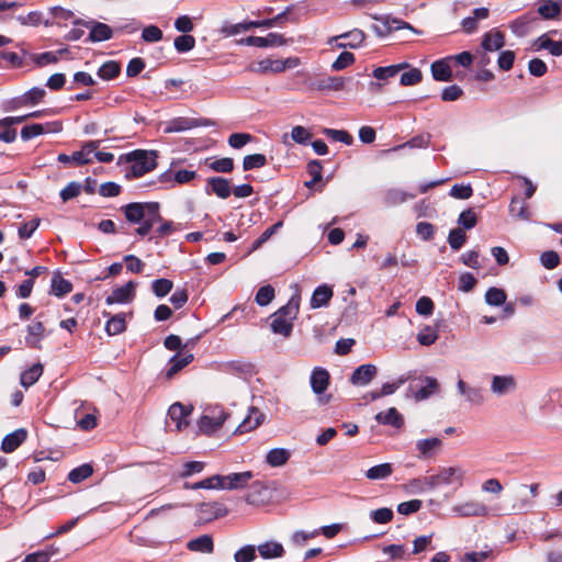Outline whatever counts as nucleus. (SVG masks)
<instances>
[{
    "label": "nucleus",
    "instance_id": "nucleus-1",
    "mask_svg": "<svg viewBox=\"0 0 562 562\" xmlns=\"http://www.w3.org/2000/svg\"><path fill=\"white\" fill-rule=\"evenodd\" d=\"M300 308V299L293 296L289 302L271 315L270 327L274 334L289 337L293 330V321L296 318Z\"/></svg>",
    "mask_w": 562,
    "mask_h": 562
},
{
    "label": "nucleus",
    "instance_id": "nucleus-2",
    "mask_svg": "<svg viewBox=\"0 0 562 562\" xmlns=\"http://www.w3.org/2000/svg\"><path fill=\"white\" fill-rule=\"evenodd\" d=\"M155 151L137 149L127 155V161L132 162L127 176L139 178L157 167Z\"/></svg>",
    "mask_w": 562,
    "mask_h": 562
},
{
    "label": "nucleus",
    "instance_id": "nucleus-3",
    "mask_svg": "<svg viewBox=\"0 0 562 562\" xmlns=\"http://www.w3.org/2000/svg\"><path fill=\"white\" fill-rule=\"evenodd\" d=\"M227 417L228 414L223 407L215 406L209 408L198 422L199 429L205 435H212L223 426Z\"/></svg>",
    "mask_w": 562,
    "mask_h": 562
},
{
    "label": "nucleus",
    "instance_id": "nucleus-4",
    "mask_svg": "<svg viewBox=\"0 0 562 562\" xmlns=\"http://www.w3.org/2000/svg\"><path fill=\"white\" fill-rule=\"evenodd\" d=\"M126 220L132 224H137L148 217V214L159 212V203L157 202H133L122 207Z\"/></svg>",
    "mask_w": 562,
    "mask_h": 562
},
{
    "label": "nucleus",
    "instance_id": "nucleus-5",
    "mask_svg": "<svg viewBox=\"0 0 562 562\" xmlns=\"http://www.w3.org/2000/svg\"><path fill=\"white\" fill-rule=\"evenodd\" d=\"M364 40L366 33L360 29H353L346 33L329 37L327 43L329 45H335V47L339 49H356L362 46Z\"/></svg>",
    "mask_w": 562,
    "mask_h": 562
},
{
    "label": "nucleus",
    "instance_id": "nucleus-6",
    "mask_svg": "<svg viewBox=\"0 0 562 562\" xmlns=\"http://www.w3.org/2000/svg\"><path fill=\"white\" fill-rule=\"evenodd\" d=\"M100 145L99 140H89L85 143L80 150L72 153L71 155L59 154L58 161L63 164L74 162L76 165H86L92 161L91 155L98 149Z\"/></svg>",
    "mask_w": 562,
    "mask_h": 562
},
{
    "label": "nucleus",
    "instance_id": "nucleus-7",
    "mask_svg": "<svg viewBox=\"0 0 562 562\" xmlns=\"http://www.w3.org/2000/svg\"><path fill=\"white\" fill-rule=\"evenodd\" d=\"M74 25H82L88 29H90V33L88 36V41L97 43V42H103L112 38L113 31L112 29L102 22L97 21H83L81 19H75L72 21Z\"/></svg>",
    "mask_w": 562,
    "mask_h": 562
},
{
    "label": "nucleus",
    "instance_id": "nucleus-8",
    "mask_svg": "<svg viewBox=\"0 0 562 562\" xmlns=\"http://www.w3.org/2000/svg\"><path fill=\"white\" fill-rule=\"evenodd\" d=\"M193 346L194 340L191 339L183 345V348L177 355L171 357L169 361V368L166 372L167 378H172L193 361V353L188 349L189 347Z\"/></svg>",
    "mask_w": 562,
    "mask_h": 562
},
{
    "label": "nucleus",
    "instance_id": "nucleus-9",
    "mask_svg": "<svg viewBox=\"0 0 562 562\" xmlns=\"http://www.w3.org/2000/svg\"><path fill=\"white\" fill-rule=\"evenodd\" d=\"M240 45L256 46V47H271V46H283L286 44V40L278 33H269L267 36H248L238 41Z\"/></svg>",
    "mask_w": 562,
    "mask_h": 562
},
{
    "label": "nucleus",
    "instance_id": "nucleus-10",
    "mask_svg": "<svg viewBox=\"0 0 562 562\" xmlns=\"http://www.w3.org/2000/svg\"><path fill=\"white\" fill-rule=\"evenodd\" d=\"M252 476H254V474L251 471L221 475V483L218 484V488L220 490L244 488L245 486H247L249 484Z\"/></svg>",
    "mask_w": 562,
    "mask_h": 562
},
{
    "label": "nucleus",
    "instance_id": "nucleus-11",
    "mask_svg": "<svg viewBox=\"0 0 562 562\" xmlns=\"http://www.w3.org/2000/svg\"><path fill=\"white\" fill-rule=\"evenodd\" d=\"M452 512L459 517H482L486 516L487 507L476 501H467L452 507Z\"/></svg>",
    "mask_w": 562,
    "mask_h": 562
},
{
    "label": "nucleus",
    "instance_id": "nucleus-12",
    "mask_svg": "<svg viewBox=\"0 0 562 562\" xmlns=\"http://www.w3.org/2000/svg\"><path fill=\"white\" fill-rule=\"evenodd\" d=\"M374 20L382 23L383 29H381L378 25H373V30L376 32L380 36H385L392 31L401 30V29H409L412 31H415L413 26L402 20H398L396 18H392L390 15H381V16H373Z\"/></svg>",
    "mask_w": 562,
    "mask_h": 562
},
{
    "label": "nucleus",
    "instance_id": "nucleus-13",
    "mask_svg": "<svg viewBox=\"0 0 562 562\" xmlns=\"http://www.w3.org/2000/svg\"><path fill=\"white\" fill-rule=\"evenodd\" d=\"M538 21L539 18L535 12H528L510 22L509 29L516 36L522 37L533 29Z\"/></svg>",
    "mask_w": 562,
    "mask_h": 562
},
{
    "label": "nucleus",
    "instance_id": "nucleus-14",
    "mask_svg": "<svg viewBox=\"0 0 562 562\" xmlns=\"http://www.w3.org/2000/svg\"><path fill=\"white\" fill-rule=\"evenodd\" d=\"M192 413V406H184L181 403H173L168 409V417L175 423L176 429L181 430L187 427L188 417Z\"/></svg>",
    "mask_w": 562,
    "mask_h": 562
},
{
    "label": "nucleus",
    "instance_id": "nucleus-15",
    "mask_svg": "<svg viewBox=\"0 0 562 562\" xmlns=\"http://www.w3.org/2000/svg\"><path fill=\"white\" fill-rule=\"evenodd\" d=\"M419 381L422 385L411 384L409 389L414 392V397L416 401H424L436 393L439 389L438 381L432 376H424L420 378Z\"/></svg>",
    "mask_w": 562,
    "mask_h": 562
},
{
    "label": "nucleus",
    "instance_id": "nucleus-16",
    "mask_svg": "<svg viewBox=\"0 0 562 562\" xmlns=\"http://www.w3.org/2000/svg\"><path fill=\"white\" fill-rule=\"evenodd\" d=\"M562 12V0H539L537 12L543 20H557Z\"/></svg>",
    "mask_w": 562,
    "mask_h": 562
},
{
    "label": "nucleus",
    "instance_id": "nucleus-17",
    "mask_svg": "<svg viewBox=\"0 0 562 562\" xmlns=\"http://www.w3.org/2000/svg\"><path fill=\"white\" fill-rule=\"evenodd\" d=\"M136 284L133 281H128L125 285L116 288L112 293L106 296L105 303L112 305L115 303L124 304L128 303L134 299Z\"/></svg>",
    "mask_w": 562,
    "mask_h": 562
},
{
    "label": "nucleus",
    "instance_id": "nucleus-18",
    "mask_svg": "<svg viewBox=\"0 0 562 562\" xmlns=\"http://www.w3.org/2000/svg\"><path fill=\"white\" fill-rule=\"evenodd\" d=\"M376 373L378 369L374 364H361L352 372L350 382L353 385L364 386L375 378Z\"/></svg>",
    "mask_w": 562,
    "mask_h": 562
},
{
    "label": "nucleus",
    "instance_id": "nucleus-19",
    "mask_svg": "<svg viewBox=\"0 0 562 562\" xmlns=\"http://www.w3.org/2000/svg\"><path fill=\"white\" fill-rule=\"evenodd\" d=\"M205 191L207 194L214 193L220 199H227L232 193L229 181L223 177L209 178Z\"/></svg>",
    "mask_w": 562,
    "mask_h": 562
},
{
    "label": "nucleus",
    "instance_id": "nucleus-20",
    "mask_svg": "<svg viewBox=\"0 0 562 562\" xmlns=\"http://www.w3.org/2000/svg\"><path fill=\"white\" fill-rule=\"evenodd\" d=\"M517 383L513 375H494L491 382V391L497 396L514 392Z\"/></svg>",
    "mask_w": 562,
    "mask_h": 562
},
{
    "label": "nucleus",
    "instance_id": "nucleus-21",
    "mask_svg": "<svg viewBox=\"0 0 562 562\" xmlns=\"http://www.w3.org/2000/svg\"><path fill=\"white\" fill-rule=\"evenodd\" d=\"M293 5H289L285 8L284 11L277 14L276 16L271 19H265V20H258L256 21V27H266L270 29L276 25H282L285 22L296 23L299 19L294 15H292Z\"/></svg>",
    "mask_w": 562,
    "mask_h": 562
},
{
    "label": "nucleus",
    "instance_id": "nucleus-22",
    "mask_svg": "<svg viewBox=\"0 0 562 562\" xmlns=\"http://www.w3.org/2000/svg\"><path fill=\"white\" fill-rule=\"evenodd\" d=\"M458 392L472 405H482L485 402L483 390L468 385L463 380L457 382Z\"/></svg>",
    "mask_w": 562,
    "mask_h": 562
},
{
    "label": "nucleus",
    "instance_id": "nucleus-23",
    "mask_svg": "<svg viewBox=\"0 0 562 562\" xmlns=\"http://www.w3.org/2000/svg\"><path fill=\"white\" fill-rule=\"evenodd\" d=\"M344 77L327 76L312 82L311 87L318 91H341L345 89Z\"/></svg>",
    "mask_w": 562,
    "mask_h": 562
},
{
    "label": "nucleus",
    "instance_id": "nucleus-24",
    "mask_svg": "<svg viewBox=\"0 0 562 562\" xmlns=\"http://www.w3.org/2000/svg\"><path fill=\"white\" fill-rule=\"evenodd\" d=\"M536 52L548 50L552 56H562V41H553L548 34H542L532 44Z\"/></svg>",
    "mask_w": 562,
    "mask_h": 562
},
{
    "label": "nucleus",
    "instance_id": "nucleus-25",
    "mask_svg": "<svg viewBox=\"0 0 562 562\" xmlns=\"http://www.w3.org/2000/svg\"><path fill=\"white\" fill-rule=\"evenodd\" d=\"M438 475L442 485H450L452 483H458L459 486L463 485L464 470L461 467L440 468Z\"/></svg>",
    "mask_w": 562,
    "mask_h": 562
},
{
    "label": "nucleus",
    "instance_id": "nucleus-26",
    "mask_svg": "<svg viewBox=\"0 0 562 562\" xmlns=\"http://www.w3.org/2000/svg\"><path fill=\"white\" fill-rule=\"evenodd\" d=\"M505 45V35L497 29L486 32L482 37L481 46L484 50L494 52Z\"/></svg>",
    "mask_w": 562,
    "mask_h": 562
},
{
    "label": "nucleus",
    "instance_id": "nucleus-27",
    "mask_svg": "<svg viewBox=\"0 0 562 562\" xmlns=\"http://www.w3.org/2000/svg\"><path fill=\"white\" fill-rule=\"evenodd\" d=\"M329 385V373L326 369L314 368L311 373V387L317 395L323 394Z\"/></svg>",
    "mask_w": 562,
    "mask_h": 562
},
{
    "label": "nucleus",
    "instance_id": "nucleus-28",
    "mask_svg": "<svg viewBox=\"0 0 562 562\" xmlns=\"http://www.w3.org/2000/svg\"><path fill=\"white\" fill-rule=\"evenodd\" d=\"M256 548L259 555L266 560L282 558L285 554L283 544L273 540L260 543Z\"/></svg>",
    "mask_w": 562,
    "mask_h": 562
},
{
    "label": "nucleus",
    "instance_id": "nucleus-29",
    "mask_svg": "<svg viewBox=\"0 0 562 562\" xmlns=\"http://www.w3.org/2000/svg\"><path fill=\"white\" fill-rule=\"evenodd\" d=\"M26 438L27 431L24 428H19L3 438L1 449L5 453L13 452Z\"/></svg>",
    "mask_w": 562,
    "mask_h": 562
},
{
    "label": "nucleus",
    "instance_id": "nucleus-30",
    "mask_svg": "<svg viewBox=\"0 0 562 562\" xmlns=\"http://www.w3.org/2000/svg\"><path fill=\"white\" fill-rule=\"evenodd\" d=\"M225 371L237 374L244 379L256 374L255 366L249 361L233 360L225 364Z\"/></svg>",
    "mask_w": 562,
    "mask_h": 562
},
{
    "label": "nucleus",
    "instance_id": "nucleus-31",
    "mask_svg": "<svg viewBox=\"0 0 562 562\" xmlns=\"http://www.w3.org/2000/svg\"><path fill=\"white\" fill-rule=\"evenodd\" d=\"M333 289L327 284L318 285L311 297V307L312 308H319L327 306L329 301L333 297Z\"/></svg>",
    "mask_w": 562,
    "mask_h": 562
},
{
    "label": "nucleus",
    "instance_id": "nucleus-32",
    "mask_svg": "<svg viewBox=\"0 0 562 562\" xmlns=\"http://www.w3.org/2000/svg\"><path fill=\"white\" fill-rule=\"evenodd\" d=\"M265 414L256 407H250L248 415L237 427L240 434L256 429L263 420Z\"/></svg>",
    "mask_w": 562,
    "mask_h": 562
},
{
    "label": "nucleus",
    "instance_id": "nucleus-33",
    "mask_svg": "<svg viewBox=\"0 0 562 562\" xmlns=\"http://www.w3.org/2000/svg\"><path fill=\"white\" fill-rule=\"evenodd\" d=\"M196 176V172L193 170L181 169L176 171L173 175L169 171H166L159 176V180L162 183H168L173 180L176 183L184 184L194 180Z\"/></svg>",
    "mask_w": 562,
    "mask_h": 562
},
{
    "label": "nucleus",
    "instance_id": "nucleus-34",
    "mask_svg": "<svg viewBox=\"0 0 562 562\" xmlns=\"http://www.w3.org/2000/svg\"><path fill=\"white\" fill-rule=\"evenodd\" d=\"M409 67L408 63H400L396 65H390L385 67H376L372 71V76L381 81H386L391 78L397 76L402 70L407 69Z\"/></svg>",
    "mask_w": 562,
    "mask_h": 562
},
{
    "label": "nucleus",
    "instance_id": "nucleus-35",
    "mask_svg": "<svg viewBox=\"0 0 562 562\" xmlns=\"http://www.w3.org/2000/svg\"><path fill=\"white\" fill-rule=\"evenodd\" d=\"M44 333V324L40 321H34L27 326V336L25 337L26 345L31 348H40Z\"/></svg>",
    "mask_w": 562,
    "mask_h": 562
},
{
    "label": "nucleus",
    "instance_id": "nucleus-36",
    "mask_svg": "<svg viewBox=\"0 0 562 562\" xmlns=\"http://www.w3.org/2000/svg\"><path fill=\"white\" fill-rule=\"evenodd\" d=\"M487 8H477L473 10V14L471 16H467L461 21L462 30L467 34H471L477 30V22L480 20H484L488 16Z\"/></svg>",
    "mask_w": 562,
    "mask_h": 562
},
{
    "label": "nucleus",
    "instance_id": "nucleus-37",
    "mask_svg": "<svg viewBox=\"0 0 562 562\" xmlns=\"http://www.w3.org/2000/svg\"><path fill=\"white\" fill-rule=\"evenodd\" d=\"M450 59H439L431 64V75L437 81H450L452 79V70L449 65Z\"/></svg>",
    "mask_w": 562,
    "mask_h": 562
},
{
    "label": "nucleus",
    "instance_id": "nucleus-38",
    "mask_svg": "<svg viewBox=\"0 0 562 562\" xmlns=\"http://www.w3.org/2000/svg\"><path fill=\"white\" fill-rule=\"evenodd\" d=\"M187 548L193 552L212 553L214 551L213 538L210 535H202L191 539L187 543Z\"/></svg>",
    "mask_w": 562,
    "mask_h": 562
},
{
    "label": "nucleus",
    "instance_id": "nucleus-39",
    "mask_svg": "<svg viewBox=\"0 0 562 562\" xmlns=\"http://www.w3.org/2000/svg\"><path fill=\"white\" fill-rule=\"evenodd\" d=\"M442 441L439 438L420 439L416 442L418 458H430L440 449Z\"/></svg>",
    "mask_w": 562,
    "mask_h": 562
},
{
    "label": "nucleus",
    "instance_id": "nucleus-40",
    "mask_svg": "<svg viewBox=\"0 0 562 562\" xmlns=\"http://www.w3.org/2000/svg\"><path fill=\"white\" fill-rule=\"evenodd\" d=\"M103 316L109 317L105 324V331L108 333V335H119L126 329L125 314L120 313L110 317V313L103 312Z\"/></svg>",
    "mask_w": 562,
    "mask_h": 562
},
{
    "label": "nucleus",
    "instance_id": "nucleus-41",
    "mask_svg": "<svg viewBox=\"0 0 562 562\" xmlns=\"http://www.w3.org/2000/svg\"><path fill=\"white\" fill-rule=\"evenodd\" d=\"M375 420L382 425H391L395 428H401L404 424L403 416L396 408L391 407L386 412H380L375 415Z\"/></svg>",
    "mask_w": 562,
    "mask_h": 562
},
{
    "label": "nucleus",
    "instance_id": "nucleus-42",
    "mask_svg": "<svg viewBox=\"0 0 562 562\" xmlns=\"http://www.w3.org/2000/svg\"><path fill=\"white\" fill-rule=\"evenodd\" d=\"M291 457V452L285 448L271 449L266 456V462L272 467L278 468L284 465Z\"/></svg>",
    "mask_w": 562,
    "mask_h": 562
},
{
    "label": "nucleus",
    "instance_id": "nucleus-43",
    "mask_svg": "<svg viewBox=\"0 0 562 562\" xmlns=\"http://www.w3.org/2000/svg\"><path fill=\"white\" fill-rule=\"evenodd\" d=\"M15 20L23 26H38L40 24H44L45 26H52L53 22L48 19H43V13L41 11H31L25 15H18Z\"/></svg>",
    "mask_w": 562,
    "mask_h": 562
},
{
    "label": "nucleus",
    "instance_id": "nucleus-44",
    "mask_svg": "<svg viewBox=\"0 0 562 562\" xmlns=\"http://www.w3.org/2000/svg\"><path fill=\"white\" fill-rule=\"evenodd\" d=\"M193 128V121L190 117H175L165 123L164 133H179Z\"/></svg>",
    "mask_w": 562,
    "mask_h": 562
},
{
    "label": "nucleus",
    "instance_id": "nucleus-45",
    "mask_svg": "<svg viewBox=\"0 0 562 562\" xmlns=\"http://www.w3.org/2000/svg\"><path fill=\"white\" fill-rule=\"evenodd\" d=\"M72 290L69 280L64 279L60 273H55L52 278L50 293L57 297H63Z\"/></svg>",
    "mask_w": 562,
    "mask_h": 562
},
{
    "label": "nucleus",
    "instance_id": "nucleus-46",
    "mask_svg": "<svg viewBox=\"0 0 562 562\" xmlns=\"http://www.w3.org/2000/svg\"><path fill=\"white\" fill-rule=\"evenodd\" d=\"M415 194H409L398 189H389L384 192L383 201L387 206H395L404 203L408 199H414Z\"/></svg>",
    "mask_w": 562,
    "mask_h": 562
},
{
    "label": "nucleus",
    "instance_id": "nucleus-47",
    "mask_svg": "<svg viewBox=\"0 0 562 562\" xmlns=\"http://www.w3.org/2000/svg\"><path fill=\"white\" fill-rule=\"evenodd\" d=\"M42 374L43 366L41 363L33 364L21 373L20 383L24 387H30L38 381Z\"/></svg>",
    "mask_w": 562,
    "mask_h": 562
},
{
    "label": "nucleus",
    "instance_id": "nucleus-48",
    "mask_svg": "<svg viewBox=\"0 0 562 562\" xmlns=\"http://www.w3.org/2000/svg\"><path fill=\"white\" fill-rule=\"evenodd\" d=\"M256 27V21H244L236 24H231L228 22H225L220 32L228 37L239 34L240 32L249 31L250 29Z\"/></svg>",
    "mask_w": 562,
    "mask_h": 562
},
{
    "label": "nucleus",
    "instance_id": "nucleus-49",
    "mask_svg": "<svg viewBox=\"0 0 562 562\" xmlns=\"http://www.w3.org/2000/svg\"><path fill=\"white\" fill-rule=\"evenodd\" d=\"M49 13L53 16V25L57 26H66V22L71 20V22L76 19L72 11L65 9L63 7H52L49 8Z\"/></svg>",
    "mask_w": 562,
    "mask_h": 562
},
{
    "label": "nucleus",
    "instance_id": "nucleus-50",
    "mask_svg": "<svg viewBox=\"0 0 562 562\" xmlns=\"http://www.w3.org/2000/svg\"><path fill=\"white\" fill-rule=\"evenodd\" d=\"M393 473L391 463H381L367 470L366 476L369 480H384Z\"/></svg>",
    "mask_w": 562,
    "mask_h": 562
},
{
    "label": "nucleus",
    "instance_id": "nucleus-51",
    "mask_svg": "<svg viewBox=\"0 0 562 562\" xmlns=\"http://www.w3.org/2000/svg\"><path fill=\"white\" fill-rule=\"evenodd\" d=\"M249 70L261 72V74L281 72V59H270V58L262 59L257 63V68H255L254 66H250Z\"/></svg>",
    "mask_w": 562,
    "mask_h": 562
},
{
    "label": "nucleus",
    "instance_id": "nucleus-52",
    "mask_svg": "<svg viewBox=\"0 0 562 562\" xmlns=\"http://www.w3.org/2000/svg\"><path fill=\"white\" fill-rule=\"evenodd\" d=\"M121 72V66L115 60L105 61L98 70V76L103 80H112Z\"/></svg>",
    "mask_w": 562,
    "mask_h": 562
},
{
    "label": "nucleus",
    "instance_id": "nucleus-53",
    "mask_svg": "<svg viewBox=\"0 0 562 562\" xmlns=\"http://www.w3.org/2000/svg\"><path fill=\"white\" fill-rule=\"evenodd\" d=\"M162 221V217L159 212L149 213L148 217L139 222V227L136 228V234L140 237L146 236L155 224Z\"/></svg>",
    "mask_w": 562,
    "mask_h": 562
},
{
    "label": "nucleus",
    "instance_id": "nucleus-54",
    "mask_svg": "<svg viewBox=\"0 0 562 562\" xmlns=\"http://www.w3.org/2000/svg\"><path fill=\"white\" fill-rule=\"evenodd\" d=\"M92 473H93L92 467L88 463H85L78 468L72 469L68 474V480L71 483L77 484V483L85 481L89 476H91Z\"/></svg>",
    "mask_w": 562,
    "mask_h": 562
},
{
    "label": "nucleus",
    "instance_id": "nucleus-55",
    "mask_svg": "<svg viewBox=\"0 0 562 562\" xmlns=\"http://www.w3.org/2000/svg\"><path fill=\"white\" fill-rule=\"evenodd\" d=\"M509 213L513 216H517L520 220H529L530 212L528 211L527 204L519 198H513L509 204Z\"/></svg>",
    "mask_w": 562,
    "mask_h": 562
},
{
    "label": "nucleus",
    "instance_id": "nucleus-56",
    "mask_svg": "<svg viewBox=\"0 0 562 562\" xmlns=\"http://www.w3.org/2000/svg\"><path fill=\"white\" fill-rule=\"evenodd\" d=\"M266 491V487L260 482H255L250 486V491L245 495V501L250 505H259L263 503L262 493Z\"/></svg>",
    "mask_w": 562,
    "mask_h": 562
},
{
    "label": "nucleus",
    "instance_id": "nucleus-57",
    "mask_svg": "<svg viewBox=\"0 0 562 562\" xmlns=\"http://www.w3.org/2000/svg\"><path fill=\"white\" fill-rule=\"evenodd\" d=\"M495 549L485 544L481 551H471L464 554V561L467 562H482L486 559L493 558Z\"/></svg>",
    "mask_w": 562,
    "mask_h": 562
},
{
    "label": "nucleus",
    "instance_id": "nucleus-58",
    "mask_svg": "<svg viewBox=\"0 0 562 562\" xmlns=\"http://www.w3.org/2000/svg\"><path fill=\"white\" fill-rule=\"evenodd\" d=\"M257 558V548L252 544H246L238 549L234 554L235 562H252Z\"/></svg>",
    "mask_w": 562,
    "mask_h": 562
},
{
    "label": "nucleus",
    "instance_id": "nucleus-59",
    "mask_svg": "<svg viewBox=\"0 0 562 562\" xmlns=\"http://www.w3.org/2000/svg\"><path fill=\"white\" fill-rule=\"evenodd\" d=\"M485 302L491 306H501L506 302V293L498 288H490L485 293Z\"/></svg>",
    "mask_w": 562,
    "mask_h": 562
},
{
    "label": "nucleus",
    "instance_id": "nucleus-60",
    "mask_svg": "<svg viewBox=\"0 0 562 562\" xmlns=\"http://www.w3.org/2000/svg\"><path fill=\"white\" fill-rule=\"evenodd\" d=\"M267 157L263 154H252L244 157L243 168L245 171L266 166Z\"/></svg>",
    "mask_w": 562,
    "mask_h": 562
},
{
    "label": "nucleus",
    "instance_id": "nucleus-61",
    "mask_svg": "<svg viewBox=\"0 0 562 562\" xmlns=\"http://www.w3.org/2000/svg\"><path fill=\"white\" fill-rule=\"evenodd\" d=\"M407 69L408 71L401 75L400 83L402 86H415L419 83L423 79V72L418 68H412L411 66Z\"/></svg>",
    "mask_w": 562,
    "mask_h": 562
},
{
    "label": "nucleus",
    "instance_id": "nucleus-62",
    "mask_svg": "<svg viewBox=\"0 0 562 562\" xmlns=\"http://www.w3.org/2000/svg\"><path fill=\"white\" fill-rule=\"evenodd\" d=\"M173 45L178 53H187L194 48L195 38L192 35L183 34L175 38Z\"/></svg>",
    "mask_w": 562,
    "mask_h": 562
},
{
    "label": "nucleus",
    "instance_id": "nucleus-63",
    "mask_svg": "<svg viewBox=\"0 0 562 562\" xmlns=\"http://www.w3.org/2000/svg\"><path fill=\"white\" fill-rule=\"evenodd\" d=\"M355 61V55L350 52L345 50L336 58V60L331 64L330 68L334 71H340L353 65Z\"/></svg>",
    "mask_w": 562,
    "mask_h": 562
},
{
    "label": "nucleus",
    "instance_id": "nucleus-64",
    "mask_svg": "<svg viewBox=\"0 0 562 562\" xmlns=\"http://www.w3.org/2000/svg\"><path fill=\"white\" fill-rule=\"evenodd\" d=\"M46 94L43 88L34 87L23 94L22 103L25 105H35L40 103Z\"/></svg>",
    "mask_w": 562,
    "mask_h": 562
}]
</instances>
